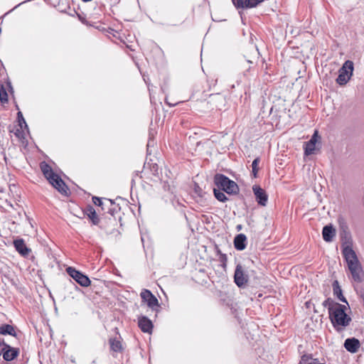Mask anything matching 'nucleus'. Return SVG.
<instances>
[{"mask_svg":"<svg viewBox=\"0 0 364 364\" xmlns=\"http://www.w3.org/2000/svg\"><path fill=\"white\" fill-rule=\"evenodd\" d=\"M342 253L353 280L360 283L363 281L364 273L355 251L351 247L346 246L343 249Z\"/></svg>","mask_w":364,"mask_h":364,"instance_id":"obj_1","label":"nucleus"},{"mask_svg":"<svg viewBox=\"0 0 364 364\" xmlns=\"http://www.w3.org/2000/svg\"><path fill=\"white\" fill-rule=\"evenodd\" d=\"M346 306L340 304L328 314L333 327L338 333L348 326L352 321L351 317L346 314Z\"/></svg>","mask_w":364,"mask_h":364,"instance_id":"obj_2","label":"nucleus"},{"mask_svg":"<svg viewBox=\"0 0 364 364\" xmlns=\"http://www.w3.org/2000/svg\"><path fill=\"white\" fill-rule=\"evenodd\" d=\"M40 166L41 171L43 172L44 176L48 179L49 183L61 194L68 196V186L60 178V176L53 171L50 166L43 161L41 164Z\"/></svg>","mask_w":364,"mask_h":364,"instance_id":"obj_3","label":"nucleus"},{"mask_svg":"<svg viewBox=\"0 0 364 364\" xmlns=\"http://www.w3.org/2000/svg\"><path fill=\"white\" fill-rule=\"evenodd\" d=\"M214 183L218 188L229 195H236L240 191L238 185L234 181L222 173L215 175Z\"/></svg>","mask_w":364,"mask_h":364,"instance_id":"obj_4","label":"nucleus"},{"mask_svg":"<svg viewBox=\"0 0 364 364\" xmlns=\"http://www.w3.org/2000/svg\"><path fill=\"white\" fill-rule=\"evenodd\" d=\"M353 63L346 60L338 70V76L336 81L339 85H345L353 75Z\"/></svg>","mask_w":364,"mask_h":364,"instance_id":"obj_5","label":"nucleus"},{"mask_svg":"<svg viewBox=\"0 0 364 364\" xmlns=\"http://www.w3.org/2000/svg\"><path fill=\"white\" fill-rule=\"evenodd\" d=\"M19 354V349L7 344L4 339L0 340V356L2 355L6 361L14 360Z\"/></svg>","mask_w":364,"mask_h":364,"instance_id":"obj_6","label":"nucleus"},{"mask_svg":"<svg viewBox=\"0 0 364 364\" xmlns=\"http://www.w3.org/2000/svg\"><path fill=\"white\" fill-rule=\"evenodd\" d=\"M66 272L68 275L72 277L76 282H77L80 286L87 287L90 285V279L89 277L80 272V271L75 269L74 267H69L66 269Z\"/></svg>","mask_w":364,"mask_h":364,"instance_id":"obj_7","label":"nucleus"},{"mask_svg":"<svg viewBox=\"0 0 364 364\" xmlns=\"http://www.w3.org/2000/svg\"><path fill=\"white\" fill-rule=\"evenodd\" d=\"M248 275L240 264H237L234 273V282L240 287H244L248 282Z\"/></svg>","mask_w":364,"mask_h":364,"instance_id":"obj_8","label":"nucleus"},{"mask_svg":"<svg viewBox=\"0 0 364 364\" xmlns=\"http://www.w3.org/2000/svg\"><path fill=\"white\" fill-rule=\"evenodd\" d=\"M84 213L85 215H86L88 218L92 221V223L95 225H100V228L102 229H105L107 232L109 233H112L111 231H108L107 230V227L105 225L103 221H102L98 215H97L96 213V211L94 209V208L91 205H87L85 210H84Z\"/></svg>","mask_w":364,"mask_h":364,"instance_id":"obj_9","label":"nucleus"},{"mask_svg":"<svg viewBox=\"0 0 364 364\" xmlns=\"http://www.w3.org/2000/svg\"><path fill=\"white\" fill-rule=\"evenodd\" d=\"M142 301L146 303L151 309L159 306L157 298L149 289H143L140 294Z\"/></svg>","mask_w":364,"mask_h":364,"instance_id":"obj_10","label":"nucleus"},{"mask_svg":"<svg viewBox=\"0 0 364 364\" xmlns=\"http://www.w3.org/2000/svg\"><path fill=\"white\" fill-rule=\"evenodd\" d=\"M252 191L257 203L262 206H265L268 200V196L266 191L257 185L253 186Z\"/></svg>","mask_w":364,"mask_h":364,"instance_id":"obj_11","label":"nucleus"},{"mask_svg":"<svg viewBox=\"0 0 364 364\" xmlns=\"http://www.w3.org/2000/svg\"><path fill=\"white\" fill-rule=\"evenodd\" d=\"M138 326L144 333H151L154 325L152 321L145 316H141L138 318Z\"/></svg>","mask_w":364,"mask_h":364,"instance_id":"obj_12","label":"nucleus"},{"mask_svg":"<svg viewBox=\"0 0 364 364\" xmlns=\"http://www.w3.org/2000/svg\"><path fill=\"white\" fill-rule=\"evenodd\" d=\"M14 246L16 250L23 257H28L31 250L28 248L22 238L14 241Z\"/></svg>","mask_w":364,"mask_h":364,"instance_id":"obj_13","label":"nucleus"},{"mask_svg":"<svg viewBox=\"0 0 364 364\" xmlns=\"http://www.w3.org/2000/svg\"><path fill=\"white\" fill-rule=\"evenodd\" d=\"M360 346V343L355 338H347L344 342L345 348L351 353H357Z\"/></svg>","mask_w":364,"mask_h":364,"instance_id":"obj_14","label":"nucleus"},{"mask_svg":"<svg viewBox=\"0 0 364 364\" xmlns=\"http://www.w3.org/2000/svg\"><path fill=\"white\" fill-rule=\"evenodd\" d=\"M234 245L237 250H245L247 246V237L242 233L236 235L234 239Z\"/></svg>","mask_w":364,"mask_h":364,"instance_id":"obj_15","label":"nucleus"},{"mask_svg":"<svg viewBox=\"0 0 364 364\" xmlns=\"http://www.w3.org/2000/svg\"><path fill=\"white\" fill-rule=\"evenodd\" d=\"M322 235L326 242H330L336 236V230L332 227V225H326L323 228Z\"/></svg>","mask_w":364,"mask_h":364,"instance_id":"obj_16","label":"nucleus"},{"mask_svg":"<svg viewBox=\"0 0 364 364\" xmlns=\"http://www.w3.org/2000/svg\"><path fill=\"white\" fill-rule=\"evenodd\" d=\"M109 344L110 350L113 353H122L124 350L121 341L117 338H110Z\"/></svg>","mask_w":364,"mask_h":364,"instance_id":"obj_17","label":"nucleus"},{"mask_svg":"<svg viewBox=\"0 0 364 364\" xmlns=\"http://www.w3.org/2000/svg\"><path fill=\"white\" fill-rule=\"evenodd\" d=\"M333 295L336 296L341 301L346 303L348 304V301L346 299L343 295L342 289L339 285V283L337 280H335L333 284Z\"/></svg>","mask_w":364,"mask_h":364,"instance_id":"obj_18","label":"nucleus"},{"mask_svg":"<svg viewBox=\"0 0 364 364\" xmlns=\"http://www.w3.org/2000/svg\"><path fill=\"white\" fill-rule=\"evenodd\" d=\"M0 334L10 335L14 337L17 336L15 327L10 324H3L0 326Z\"/></svg>","mask_w":364,"mask_h":364,"instance_id":"obj_19","label":"nucleus"},{"mask_svg":"<svg viewBox=\"0 0 364 364\" xmlns=\"http://www.w3.org/2000/svg\"><path fill=\"white\" fill-rule=\"evenodd\" d=\"M299 364H326V363H320L318 359L314 358L311 354H305L301 356Z\"/></svg>","mask_w":364,"mask_h":364,"instance_id":"obj_20","label":"nucleus"},{"mask_svg":"<svg viewBox=\"0 0 364 364\" xmlns=\"http://www.w3.org/2000/svg\"><path fill=\"white\" fill-rule=\"evenodd\" d=\"M341 304L336 302L331 298H327L322 303L323 306L328 309V314L333 311L335 309H336V306L340 305Z\"/></svg>","mask_w":364,"mask_h":364,"instance_id":"obj_21","label":"nucleus"},{"mask_svg":"<svg viewBox=\"0 0 364 364\" xmlns=\"http://www.w3.org/2000/svg\"><path fill=\"white\" fill-rule=\"evenodd\" d=\"M213 193H214L215 198L220 202L224 203V202H226L227 200H228V198L225 196V194L224 193V191H223L222 190H220L219 188L218 189L214 188Z\"/></svg>","mask_w":364,"mask_h":364,"instance_id":"obj_22","label":"nucleus"},{"mask_svg":"<svg viewBox=\"0 0 364 364\" xmlns=\"http://www.w3.org/2000/svg\"><path fill=\"white\" fill-rule=\"evenodd\" d=\"M304 154L306 156H309L314 154L316 149V145L309 144V142H306L304 144Z\"/></svg>","mask_w":364,"mask_h":364,"instance_id":"obj_23","label":"nucleus"},{"mask_svg":"<svg viewBox=\"0 0 364 364\" xmlns=\"http://www.w3.org/2000/svg\"><path fill=\"white\" fill-rule=\"evenodd\" d=\"M0 101L3 103L8 102V94L3 84L0 83Z\"/></svg>","mask_w":364,"mask_h":364,"instance_id":"obj_24","label":"nucleus"},{"mask_svg":"<svg viewBox=\"0 0 364 364\" xmlns=\"http://www.w3.org/2000/svg\"><path fill=\"white\" fill-rule=\"evenodd\" d=\"M259 161H260L259 157H257L253 160V161L252 163V174L255 178H256L257 175V172L259 170L258 165H259Z\"/></svg>","mask_w":364,"mask_h":364,"instance_id":"obj_25","label":"nucleus"},{"mask_svg":"<svg viewBox=\"0 0 364 364\" xmlns=\"http://www.w3.org/2000/svg\"><path fill=\"white\" fill-rule=\"evenodd\" d=\"M218 261L221 263V266L225 268L228 261L227 255L225 254H220V257H218Z\"/></svg>","mask_w":364,"mask_h":364,"instance_id":"obj_26","label":"nucleus"},{"mask_svg":"<svg viewBox=\"0 0 364 364\" xmlns=\"http://www.w3.org/2000/svg\"><path fill=\"white\" fill-rule=\"evenodd\" d=\"M17 119L18 121L19 126L22 128L23 124L25 125V127H27L26 122L23 117V114L21 112H18L17 113Z\"/></svg>","mask_w":364,"mask_h":364,"instance_id":"obj_27","label":"nucleus"},{"mask_svg":"<svg viewBox=\"0 0 364 364\" xmlns=\"http://www.w3.org/2000/svg\"><path fill=\"white\" fill-rule=\"evenodd\" d=\"M92 202L95 205L102 207V209H104L103 205H105V203L100 198H98L97 196L92 197Z\"/></svg>","mask_w":364,"mask_h":364,"instance_id":"obj_28","label":"nucleus"},{"mask_svg":"<svg viewBox=\"0 0 364 364\" xmlns=\"http://www.w3.org/2000/svg\"><path fill=\"white\" fill-rule=\"evenodd\" d=\"M77 15L78 19L81 21L82 23H83L86 26H93L92 23H90L89 21H87L86 18L84 16H82V14H77Z\"/></svg>","mask_w":364,"mask_h":364,"instance_id":"obj_29","label":"nucleus"},{"mask_svg":"<svg viewBox=\"0 0 364 364\" xmlns=\"http://www.w3.org/2000/svg\"><path fill=\"white\" fill-rule=\"evenodd\" d=\"M318 132L316 131L314 134L312 135L311 139L308 141L309 144H312L316 145L318 139Z\"/></svg>","mask_w":364,"mask_h":364,"instance_id":"obj_30","label":"nucleus"},{"mask_svg":"<svg viewBox=\"0 0 364 364\" xmlns=\"http://www.w3.org/2000/svg\"><path fill=\"white\" fill-rule=\"evenodd\" d=\"M194 192L200 197H202L203 196V190L198 184H195L194 186Z\"/></svg>","mask_w":364,"mask_h":364,"instance_id":"obj_31","label":"nucleus"},{"mask_svg":"<svg viewBox=\"0 0 364 364\" xmlns=\"http://www.w3.org/2000/svg\"><path fill=\"white\" fill-rule=\"evenodd\" d=\"M108 212L111 214V217L108 218L109 223L113 226H115L117 225V221L116 219L113 217V213L112 212L111 209H109Z\"/></svg>","mask_w":364,"mask_h":364,"instance_id":"obj_32","label":"nucleus"},{"mask_svg":"<svg viewBox=\"0 0 364 364\" xmlns=\"http://www.w3.org/2000/svg\"><path fill=\"white\" fill-rule=\"evenodd\" d=\"M215 251L218 257H220V254H223L218 246L215 247Z\"/></svg>","mask_w":364,"mask_h":364,"instance_id":"obj_33","label":"nucleus"},{"mask_svg":"<svg viewBox=\"0 0 364 364\" xmlns=\"http://www.w3.org/2000/svg\"><path fill=\"white\" fill-rule=\"evenodd\" d=\"M241 228H242V225H237V227H236V229H237V230H238V231H240V230H241Z\"/></svg>","mask_w":364,"mask_h":364,"instance_id":"obj_34","label":"nucleus"},{"mask_svg":"<svg viewBox=\"0 0 364 364\" xmlns=\"http://www.w3.org/2000/svg\"><path fill=\"white\" fill-rule=\"evenodd\" d=\"M106 201L109 203L110 205H112V200H109V199H106Z\"/></svg>","mask_w":364,"mask_h":364,"instance_id":"obj_35","label":"nucleus"},{"mask_svg":"<svg viewBox=\"0 0 364 364\" xmlns=\"http://www.w3.org/2000/svg\"><path fill=\"white\" fill-rule=\"evenodd\" d=\"M255 53H257L256 54H259L258 50L257 48H254Z\"/></svg>","mask_w":364,"mask_h":364,"instance_id":"obj_36","label":"nucleus"},{"mask_svg":"<svg viewBox=\"0 0 364 364\" xmlns=\"http://www.w3.org/2000/svg\"><path fill=\"white\" fill-rule=\"evenodd\" d=\"M8 85L9 86V87L12 88V87H11V82H8Z\"/></svg>","mask_w":364,"mask_h":364,"instance_id":"obj_37","label":"nucleus"},{"mask_svg":"<svg viewBox=\"0 0 364 364\" xmlns=\"http://www.w3.org/2000/svg\"><path fill=\"white\" fill-rule=\"evenodd\" d=\"M150 144H151V141L149 140V141H148V144H147V146H148V147L150 146Z\"/></svg>","mask_w":364,"mask_h":364,"instance_id":"obj_38","label":"nucleus"},{"mask_svg":"<svg viewBox=\"0 0 364 364\" xmlns=\"http://www.w3.org/2000/svg\"><path fill=\"white\" fill-rule=\"evenodd\" d=\"M247 62L250 63H252V61L250 60H247Z\"/></svg>","mask_w":364,"mask_h":364,"instance_id":"obj_39","label":"nucleus"}]
</instances>
